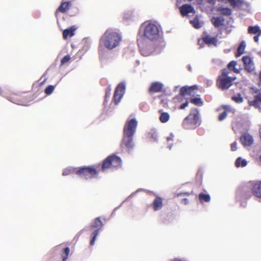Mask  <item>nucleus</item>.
I'll use <instances>...</instances> for the list:
<instances>
[{
	"instance_id": "1",
	"label": "nucleus",
	"mask_w": 261,
	"mask_h": 261,
	"mask_svg": "<svg viewBox=\"0 0 261 261\" xmlns=\"http://www.w3.org/2000/svg\"><path fill=\"white\" fill-rule=\"evenodd\" d=\"M138 121L136 118L127 119L124 126L122 139L120 143L122 152L131 154L135 148L134 136L136 133Z\"/></svg>"
},
{
	"instance_id": "2",
	"label": "nucleus",
	"mask_w": 261,
	"mask_h": 261,
	"mask_svg": "<svg viewBox=\"0 0 261 261\" xmlns=\"http://www.w3.org/2000/svg\"><path fill=\"white\" fill-rule=\"evenodd\" d=\"M252 194L256 200L261 202V181L252 185V188L249 184L240 186L236 191V200L240 202V205L245 207L246 200L249 199Z\"/></svg>"
},
{
	"instance_id": "3",
	"label": "nucleus",
	"mask_w": 261,
	"mask_h": 261,
	"mask_svg": "<svg viewBox=\"0 0 261 261\" xmlns=\"http://www.w3.org/2000/svg\"><path fill=\"white\" fill-rule=\"evenodd\" d=\"M122 37L120 33L112 29L107 30L100 37L99 43V54H103L105 49L112 50L120 44Z\"/></svg>"
},
{
	"instance_id": "4",
	"label": "nucleus",
	"mask_w": 261,
	"mask_h": 261,
	"mask_svg": "<svg viewBox=\"0 0 261 261\" xmlns=\"http://www.w3.org/2000/svg\"><path fill=\"white\" fill-rule=\"evenodd\" d=\"M137 39L148 41H164L161 38V30L158 26L150 22L143 23L139 30Z\"/></svg>"
},
{
	"instance_id": "5",
	"label": "nucleus",
	"mask_w": 261,
	"mask_h": 261,
	"mask_svg": "<svg viewBox=\"0 0 261 261\" xmlns=\"http://www.w3.org/2000/svg\"><path fill=\"white\" fill-rule=\"evenodd\" d=\"M141 54L144 57L160 54L165 46L164 41L152 42L146 40L137 39Z\"/></svg>"
},
{
	"instance_id": "6",
	"label": "nucleus",
	"mask_w": 261,
	"mask_h": 261,
	"mask_svg": "<svg viewBox=\"0 0 261 261\" xmlns=\"http://www.w3.org/2000/svg\"><path fill=\"white\" fill-rule=\"evenodd\" d=\"M73 173L81 177H84L86 179L97 178L98 176V171L95 168L91 166H84L79 168L68 167L63 170L62 175L67 176Z\"/></svg>"
},
{
	"instance_id": "7",
	"label": "nucleus",
	"mask_w": 261,
	"mask_h": 261,
	"mask_svg": "<svg viewBox=\"0 0 261 261\" xmlns=\"http://www.w3.org/2000/svg\"><path fill=\"white\" fill-rule=\"evenodd\" d=\"M189 124L197 127L200 124L199 112L197 109H195L184 120L183 126L186 129H189Z\"/></svg>"
},
{
	"instance_id": "8",
	"label": "nucleus",
	"mask_w": 261,
	"mask_h": 261,
	"mask_svg": "<svg viewBox=\"0 0 261 261\" xmlns=\"http://www.w3.org/2000/svg\"><path fill=\"white\" fill-rule=\"evenodd\" d=\"M125 90L126 85L125 82H120L116 87L113 97V100L116 105L120 102L125 93Z\"/></svg>"
},
{
	"instance_id": "9",
	"label": "nucleus",
	"mask_w": 261,
	"mask_h": 261,
	"mask_svg": "<svg viewBox=\"0 0 261 261\" xmlns=\"http://www.w3.org/2000/svg\"><path fill=\"white\" fill-rule=\"evenodd\" d=\"M234 77H218L216 85L218 88L222 90H225L230 88L232 85Z\"/></svg>"
},
{
	"instance_id": "10",
	"label": "nucleus",
	"mask_w": 261,
	"mask_h": 261,
	"mask_svg": "<svg viewBox=\"0 0 261 261\" xmlns=\"http://www.w3.org/2000/svg\"><path fill=\"white\" fill-rule=\"evenodd\" d=\"M244 69L248 73H251L255 69L253 59L248 56H244L242 58Z\"/></svg>"
},
{
	"instance_id": "11",
	"label": "nucleus",
	"mask_w": 261,
	"mask_h": 261,
	"mask_svg": "<svg viewBox=\"0 0 261 261\" xmlns=\"http://www.w3.org/2000/svg\"><path fill=\"white\" fill-rule=\"evenodd\" d=\"M177 6L178 7L180 14L182 17H190L189 15L190 13L195 14L196 13L194 8L191 4H185L180 7H178L177 5Z\"/></svg>"
},
{
	"instance_id": "12",
	"label": "nucleus",
	"mask_w": 261,
	"mask_h": 261,
	"mask_svg": "<svg viewBox=\"0 0 261 261\" xmlns=\"http://www.w3.org/2000/svg\"><path fill=\"white\" fill-rule=\"evenodd\" d=\"M193 18L190 20V23L196 29L201 28L204 24L203 21L201 20V15L193 14Z\"/></svg>"
},
{
	"instance_id": "13",
	"label": "nucleus",
	"mask_w": 261,
	"mask_h": 261,
	"mask_svg": "<svg viewBox=\"0 0 261 261\" xmlns=\"http://www.w3.org/2000/svg\"><path fill=\"white\" fill-rule=\"evenodd\" d=\"M240 141L244 147L250 146L253 143V137L248 134H243L240 137Z\"/></svg>"
},
{
	"instance_id": "14",
	"label": "nucleus",
	"mask_w": 261,
	"mask_h": 261,
	"mask_svg": "<svg viewBox=\"0 0 261 261\" xmlns=\"http://www.w3.org/2000/svg\"><path fill=\"white\" fill-rule=\"evenodd\" d=\"M72 4L70 1H62L60 6L58 7L57 11H56L55 14L57 16L58 14V11L65 13H66L67 11L69 9L70 7L71 6Z\"/></svg>"
},
{
	"instance_id": "15",
	"label": "nucleus",
	"mask_w": 261,
	"mask_h": 261,
	"mask_svg": "<svg viewBox=\"0 0 261 261\" xmlns=\"http://www.w3.org/2000/svg\"><path fill=\"white\" fill-rule=\"evenodd\" d=\"M202 40L204 43L207 44L208 46L213 45L215 47L218 45V40L217 37L211 36L208 35H205L202 37Z\"/></svg>"
},
{
	"instance_id": "16",
	"label": "nucleus",
	"mask_w": 261,
	"mask_h": 261,
	"mask_svg": "<svg viewBox=\"0 0 261 261\" xmlns=\"http://www.w3.org/2000/svg\"><path fill=\"white\" fill-rule=\"evenodd\" d=\"M211 22L216 28H219L225 24V18L222 16H213Z\"/></svg>"
},
{
	"instance_id": "17",
	"label": "nucleus",
	"mask_w": 261,
	"mask_h": 261,
	"mask_svg": "<svg viewBox=\"0 0 261 261\" xmlns=\"http://www.w3.org/2000/svg\"><path fill=\"white\" fill-rule=\"evenodd\" d=\"M163 84L159 82L152 83L149 88V91L152 92H161L163 89Z\"/></svg>"
},
{
	"instance_id": "18",
	"label": "nucleus",
	"mask_w": 261,
	"mask_h": 261,
	"mask_svg": "<svg viewBox=\"0 0 261 261\" xmlns=\"http://www.w3.org/2000/svg\"><path fill=\"white\" fill-rule=\"evenodd\" d=\"M196 85H194L193 86H185L180 88V94L182 96H185L187 94L191 95L192 92L195 89V87H196Z\"/></svg>"
},
{
	"instance_id": "19",
	"label": "nucleus",
	"mask_w": 261,
	"mask_h": 261,
	"mask_svg": "<svg viewBox=\"0 0 261 261\" xmlns=\"http://www.w3.org/2000/svg\"><path fill=\"white\" fill-rule=\"evenodd\" d=\"M261 103V93H259L254 96V99L249 101V104L251 106H253L256 109L259 108V103Z\"/></svg>"
},
{
	"instance_id": "20",
	"label": "nucleus",
	"mask_w": 261,
	"mask_h": 261,
	"mask_svg": "<svg viewBox=\"0 0 261 261\" xmlns=\"http://www.w3.org/2000/svg\"><path fill=\"white\" fill-rule=\"evenodd\" d=\"M216 10L220 14L224 16H230L232 14V10L230 8L228 7H224L220 6L217 8Z\"/></svg>"
},
{
	"instance_id": "21",
	"label": "nucleus",
	"mask_w": 261,
	"mask_h": 261,
	"mask_svg": "<svg viewBox=\"0 0 261 261\" xmlns=\"http://www.w3.org/2000/svg\"><path fill=\"white\" fill-rule=\"evenodd\" d=\"M103 226V224L101 220H100V217H97L95 218L91 223L90 227L92 228H101V230H102V227Z\"/></svg>"
},
{
	"instance_id": "22",
	"label": "nucleus",
	"mask_w": 261,
	"mask_h": 261,
	"mask_svg": "<svg viewBox=\"0 0 261 261\" xmlns=\"http://www.w3.org/2000/svg\"><path fill=\"white\" fill-rule=\"evenodd\" d=\"M152 206L155 211L160 210L163 206V201L162 198L158 196L155 198L153 201Z\"/></svg>"
},
{
	"instance_id": "23",
	"label": "nucleus",
	"mask_w": 261,
	"mask_h": 261,
	"mask_svg": "<svg viewBox=\"0 0 261 261\" xmlns=\"http://www.w3.org/2000/svg\"><path fill=\"white\" fill-rule=\"evenodd\" d=\"M248 33L250 34L261 35V29L257 25H250L248 28Z\"/></svg>"
},
{
	"instance_id": "24",
	"label": "nucleus",
	"mask_w": 261,
	"mask_h": 261,
	"mask_svg": "<svg viewBox=\"0 0 261 261\" xmlns=\"http://www.w3.org/2000/svg\"><path fill=\"white\" fill-rule=\"evenodd\" d=\"M246 47V42L245 41H242L239 44L237 52L236 53V56L237 57H240L242 55H243L244 53V50Z\"/></svg>"
},
{
	"instance_id": "25",
	"label": "nucleus",
	"mask_w": 261,
	"mask_h": 261,
	"mask_svg": "<svg viewBox=\"0 0 261 261\" xmlns=\"http://www.w3.org/2000/svg\"><path fill=\"white\" fill-rule=\"evenodd\" d=\"M75 29L73 27H70L64 30L63 32V37L64 39H66L68 37H72L74 35Z\"/></svg>"
},
{
	"instance_id": "26",
	"label": "nucleus",
	"mask_w": 261,
	"mask_h": 261,
	"mask_svg": "<svg viewBox=\"0 0 261 261\" xmlns=\"http://www.w3.org/2000/svg\"><path fill=\"white\" fill-rule=\"evenodd\" d=\"M110 156H112V158L111 159V160L112 161V166L115 167H117L121 165L122 160L120 157L115 154H112Z\"/></svg>"
},
{
	"instance_id": "27",
	"label": "nucleus",
	"mask_w": 261,
	"mask_h": 261,
	"mask_svg": "<svg viewBox=\"0 0 261 261\" xmlns=\"http://www.w3.org/2000/svg\"><path fill=\"white\" fill-rule=\"evenodd\" d=\"M247 165V161L244 159L242 158L241 157H238L235 162V166L239 167H244L246 166Z\"/></svg>"
},
{
	"instance_id": "28",
	"label": "nucleus",
	"mask_w": 261,
	"mask_h": 261,
	"mask_svg": "<svg viewBox=\"0 0 261 261\" xmlns=\"http://www.w3.org/2000/svg\"><path fill=\"white\" fill-rule=\"evenodd\" d=\"M101 231V228H97L96 229H95L93 232L91 233V239L90 240V245L93 246L95 242V241L96 240V238L99 233V232Z\"/></svg>"
},
{
	"instance_id": "29",
	"label": "nucleus",
	"mask_w": 261,
	"mask_h": 261,
	"mask_svg": "<svg viewBox=\"0 0 261 261\" xmlns=\"http://www.w3.org/2000/svg\"><path fill=\"white\" fill-rule=\"evenodd\" d=\"M198 198L200 202L201 203H203L204 202H208L211 200V196L210 194H205L202 192L199 194Z\"/></svg>"
},
{
	"instance_id": "30",
	"label": "nucleus",
	"mask_w": 261,
	"mask_h": 261,
	"mask_svg": "<svg viewBox=\"0 0 261 261\" xmlns=\"http://www.w3.org/2000/svg\"><path fill=\"white\" fill-rule=\"evenodd\" d=\"M198 97H191L190 101L196 106H202L203 105V101L199 97L200 95H198Z\"/></svg>"
},
{
	"instance_id": "31",
	"label": "nucleus",
	"mask_w": 261,
	"mask_h": 261,
	"mask_svg": "<svg viewBox=\"0 0 261 261\" xmlns=\"http://www.w3.org/2000/svg\"><path fill=\"white\" fill-rule=\"evenodd\" d=\"M112 156H108L104 161L102 165V168L103 170L105 169H108L112 165V160L111 159Z\"/></svg>"
},
{
	"instance_id": "32",
	"label": "nucleus",
	"mask_w": 261,
	"mask_h": 261,
	"mask_svg": "<svg viewBox=\"0 0 261 261\" xmlns=\"http://www.w3.org/2000/svg\"><path fill=\"white\" fill-rule=\"evenodd\" d=\"M240 10H243L249 13L251 10V5L250 3L246 2L245 0H243Z\"/></svg>"
},
{
	"instance_id": "33",
	"label": "nucleus",
	"mask_w": 261,
	"mask_h": 261,
	"mask_svg": "<svg viewBox=\"0 0 261 261\" xmlns=\"http://www.w3.org/2000/svg\"><path fill=\"white\" fill-rule=\"evenodd\" d=\"M149 139H152L154 142H158V134L155 129H152L148 133Z\"/></svg>"
},
{
	"instance_id": "34",
	"label": "nucleus",
	"mask_w": 261,
	"mask_h": 261,
	"mask_svg": "<svg viewBox=\"0 0 261 261\" xmlns=\"http://www.w3.org/2000/svg\"><path fill=\"white\" fill-rule=\"evenodd\" d=\"M170 118V115L167 112H162L160 116V120L162 123L167 122Z\"/></svg>"
},
{
	"instance_id": "35",
	"label": "nucleus",
	"mask_w": 261,
	"mask_h": 261,
	"mask_svg": "<svg viewBox=\"0 0 261 261\" xmlns=\"http://www.w3.org/2000/svg\"><path fill=\"white\" fill-rule=\"evenodd\" d=\"M70 252V248L68 247H65L61 254L62 261H66Z\"/></svg>"
},
{
	"instance_id": "36",
	"label": "nucleus",
	"mask_w": 261,
	"mask_h": 261,
	"mask_svg": "<svg viewBox=\"0 0 261 261\" xmlns=\"http://www.w3.org/2000/svg\"><path fill=\"white\" fill-rule=\"evenodd\" d=\"M231 99L238 103H241L243 101V98L240 93H238L236 95L232 96Z\"/></svg>"
},
{
	"instance_id": "37",
	"label": "nucleus",
	"mask_w": 261,
	"mask_h": 261,
	"mask_svg": "<svg viewBox=\"0 0 261 261\" xmlns=\"http://www.w3.org/2000/svg\"><path fill=\"white\" fill-rule=\"evenodd\" d=\"M174 137V135L172 133H171L170 134V136L167 137L168 148L170 150H171L172 146H173V144L171 142L173 141Z\"/></svg>"
},
{
	"instance_id": "38",
	"label": "nucleus",
	"mask_w": 261,
	"mask_h": 261,
	"mask_svg": "<svg viewBox=\"0 0 261 261\" xmlns=\"http://www.w3.org/2000/svg\"><path fill=\"white\" fill-rule=\"evenodd\" d=\"M243 1V0H235L232 3H231L230 6L233 8H238L240 10Z\"/></svg>"
},
{
	"instance_id": "39",
	"label": "nucleus",
	"mask_w": 261,
	"mask_h": 261,
	"mask_svg": "<svg viewBox=\"0 0 261 261\" xmlns=\"http://www.w3.org/2000/svg\"><path fill=\"white\" fill-rule=\"evenodd\" d=\"M54 90L55 86L52 85H50L45 88V89H44V93L47 95H49L54 92Z\"/></svg>"
},
{
	"instance_id": "40",
	"label": "nucleus",
	"mask_w": 261,
	"mask_h": 261,
	"mask_svg": "<svg viewBox=\"0 0 261 261\" xmlns=\"http://www.w3.org/2000/svg\"><path fill=\"white\" fill-rule=\"evenodd\" d=\"M111 88L110 87V86H109L106 90V95L104 103L107 102L108 101L109 99L110 98L111 95Z\"/></svg>"
},
{
	"instance_id": "41",
	"label": "nucleus",
	"mask_w": 261,
	"mask_h": 261,
	"mask_svg": "<svg viewBox=\"0 0 261 261\" xmlns=\"http://www.w3.org/2000/svg\"><path fill=\"white\" fill-rule=\"evenodd\" d=\"M229 72L227 69L224 68L222 70L221 74L218 77H232L228 75Z\"/></svg>"
},
{
	"instance_id": "42",
	"label": "nucleus",
	"mask_w": 261,
	"mask_h": 261,
	"mask_svg": "<svg viewBox=\"0 0 261 261\" xmlns=\"http://www.w3.org/2000/svg\"><path fill=\"white\" fill-rule=\"evenodd\" d=\"M237 64V61H231L227 65V68L229 70H232L234 68Z\"/></svg>"
},
{
	"instance_id": "43",
	"label": "nucleus",
	"mask_w": 261,
	"mask_h": 261,
	"mask_svg": "<svg viewBox=\"0 0 261 261\" xmlns=\"http://www.w3.org/2000/svg\"><path fill=\"white\" fill-rule=\"evenodd\" d=\"M70 59L69 55L65 56L61 60V65H63L67 63Z\"/></svg>"
},
{
	"instance_id": "44",
	"label": "nucleus",
	"mask_w": 261,
	"mask_h": 261,
	"mask_svg": "<svg viewBox=\"0 0 261 261\" xmlns=\"http://www.w3.org/2000/svg\"><path fill=\"white\" fill-rule=\"evenodd\" d=\"M227 116V112L224 111L222 113H220L218 116V119L220 121H223Z\"/></svg>"
},
{
	"instance_id": "45",
	"label": "nucleus",
	"mask_w": 261,
	"mask_h": 261,
	"mask_svg": "<svg viewBox=\"0 0 261 261\" xmlns=\"http://www.w3.org/2000/svg\"><path fill=\"white\" fill-rule=\"evenodd\" d=\"M230 21V20H229L227 22V24L229 25V26H226L225 28L226 33L227 34H229L231 32L232 30H231V28L234 27V26H233L231 24H229Z\"/></svg>"
},
{
	"instance_id": "46",
	"label": "nucleus",
	"mask_w": 261,
	"mask_h": 261,
	"mask_svg": "<svg viewBox=\"0 0 261 261\" xmlns=\"http://www.w3.org/2000/svg\"><path fill=\"white\" fill-rule=\"evenodd\" d=\"M145 190L144 189H142V188H140V189H138L137 190H136L135 192H133L126 199L127 200L128 198H130V197H133L134 196H135L136 194H137L138 193H139L141 191H145Z\"/></svg>"
},
{
	"instance_id": "47",
	"label": "nucleus",
	"mask_w": 261,
	"mask_h": 261,
	"mask_svg": "<svg viewBox=\"0 0 261 261\" xmlns=\"http://www.w3.org/2000/svg\"><path fill=\"white\" fill-rule=\"evenodd\" d=\"M132 13V11H128L127 12H125L124 14V18L126 19H129L131 18V15Z\"/></svg>"
},
{
	"instance_id": "48",
	"label": "nucleus",
	"mask_w": 261,
	"mask_h": 261,
	"mask_svg": "<svg viewBox=\"0 0 261 261\" xmlns=\"http://www.w3.org/2000/svg\"><path fill=\"white\" fill-rule=\"evenodd\" d=\"M237 149V142L236 141L233 142L231 144V150L232 151H234Z\"/></svg>"
},
{
	"instance_id": "49",
	"label": "nucleus",
	"mask_w": 261,
	"mask_h": 261,
	"mask_svg": "<svg viewBox=\"0 0 261 261\" xmlns=\"http://www.w3.org/2000/svg\"><path fill=\"white\" fill-rule=\"evenodd\" d=\"M189 105V101L188 100L186 101L185 102H183L181 104V105L179 107V109L181 110L185 109Z\"/></svg>"
},
{
	"instance_id": "50",
	"label": "nucleus",
	"mask_w": 261,
	"mask_h": 261,
	"mask_svg": "<svg viewBox=\"0 0 261 261\" xmlns=\"http://www.w3.org/2000/svg\"><path fill=\"white\" fill-rule=\"evenodd\" d=\"M221 107L226 112V111H230L231 110V107L229 105H222Z\"/></svg>"
},
{
	"instance_id": "51",
	"label": "nucleus",
	"mask_w": 261,
	"mask_h": 261,
	"mask_svg": "<svg viewBox=\"0 0 261 261\" xmlns=\"http://www.w3.org/2000/svg\"><path fill=\"white\" fill-rule=\"evenodd\" d=\"M259 36L260 35H258L256 34V35L254 36L253 39H254V41L255 42H257L258 41V40H259Z\"/></svg>"
},
{
	"instance_id": "52",
	"label": "nucleus",
	"mask_w": 261,
	"mask_h": 261,
	"mask_svg": "<svg viewBox=\"0 0 261 261\" xmlns=\"http://www.w3.org/2000/svg\"><path fill=\"white\" fill-rule=\"evenodd\" d=\"M207 2L212 5H214L216 3V0H207Z\"/></svg>"
},
{
	"instance_id": "53",
	"label": "nucleus",
	"mask_w": 261,
	"mask_h": 261,
	"mask_svg": "<svg viewBox=\"0 0 261 261\" xmlns=\"http://www.w3.org/2000/svg\"><path fill=\"white\" fill-rule=\"evenodd\" d=\"M190 195V193L188 192H185V193H180L177 194L178 196H181L182 195H187L189 196Z\"/></svg>"
},
{
	"instance_id": "54",
	"label": "nucleus",
	"mask_w": 261,
	"mask_h": 261,
	"mask_svg": "<svg viewBox=\"0 0 261 261\" xmlns=\"http://www.w3.org/2000/svg\"><path fill=\"white\" fill-rule=\"evenodd\" d=\"M253 90H254V92L256 93V94H258L259 93H260L259 92V90L257 88H255V87H253L252 88Z\"/></svg>"
},
{
	"instance_id": "55",
	"label": "nucleus",
	"mask_w": 261,
	"mask_h": 261,
	"mask_svg": "<svg viewBox=\"0 0 261 261\" xmlns=\"http://www.w3.org/2000/svg\"><path fill=\"white\" fill-rule=\"evenodd\" d=\"M119 208V207H116L113 211L112 213V214H111V216H114L115 215V213H116V211Z\"/></svg>"
},
{
	"instance_id": "56",
	"label": "nucleus",
	"mask_w": 261,
	"mask_h": 261,
	"mask_svg": "<svg viewBox=\"0 0 261 261\" xmlns=\"http://www.w3.org/2000/svg\"><path fill=\"white\" fill-rule=\"evenodd\" d=\"M232 71L236 73H239L240 72V69H239L236 67L232 69Z\"/></svg>"
},
{
	"instance_id": "57",
	"label": "nucleus",
	"mask_w": 261,
	"mask_h": 261,
	"mask_svg": "<svg viewBox=\"0 0 261 261\" xmlns=\"http://www.w3.org/2000/svg\"><path fill=\"white\" fill-rule=\"evenodd\" d=\"M183 200L184 201L185 204H187L189 203V200L187 198H184Z\"/></svg>"
},
{
	"instance_id": "58",
	"label": "nucleus",
	"mask_w": 261,
	"mask_h": 261,
	"mask_svg": "<svg viewBox=\"0 0 261 261\" xmlns=\"http://www.w3.org/2000/svg\"><path fill=\"white\" fill-rule=\"evenodd\" d=\"M0 96H4V91L0 87Z\"/></svg>"
},
{
	"instance_id": "59",
	"label": "nucleus",
	"mask_w": 261,
	"mask_h": 261,
	"mask_svg": "<svg viewBox=\"0 0 261 261\" xmlns=\"http://www.w3.org/2000/svg\"><path fill=\"white\" fill-rule=\"evenodd\" d=\"M188 70L190 71H192V68L191 67V66L190 65H189L188 66Z\"/></svg>"
},
{
	"instance_id": "60",
	"label": "nucleus",
	"mask_w": 261,
	"mask_h": 261,
	"mask_svg": "<svg viewBox=\"0 0 261 261\" xmlns=\"http://www.w3.org/2000/svg\"><path fill=\"white\" fill-rule=\"evenodd\" d=\"M77 13H78V9H76V12H75L74 14H70V16H74V15H75Z\"/></svg>"
},
{
	"instance_id": "61",
	"label": "nucleus",
	"mask_w": 261,
	"mask_h": 261,
	"mask_svg": "<svg viewBox=\"0 0 261 261\" xmlns=\"http://www.w3.org/2000/svg\"><path fill=\"white\" fill-rule=\"evenodd\" d=\"M235 0H226V1L230 4V5H231V3H232Z\"/></svg>"
},
{
	"instance_id": "62",
	"label": "nucleus",
	"mask_w": 261,
	"mask_h": 261,
	"mask_svg": "<svg viewBox=\"0 0 261 261\" xmlns=\"http://www.w3.org/2000/svg\"><path fill=\"white\" fill-rule=\"evenodd\" d=\"M127 200V199H125V200H124L118 207H119V208H120V207L122 205L123 203L126 201Z\"/></svg>"
},
{
	"instance_id": "63",
	"label": "nucleus",
	"mask_w": 261,
	"mask_h": 261,
	"mask_svg": "<svg viewBox=\"0 0 261 261\" xmlns=\"http://www.w3.org/2000/svg\"><path fill=\"white\" fill-rule=\"evenodd\" d=\"M259 80L261 81V71L260 72V73L259 74Z\"/></svg>"
},
{
	"instance_id": "64",
	"label": "nucleus",
	"mask_w": 261,
	"mask_h": 261,
	"mask_svg": "<svg viewBox=\"0 0 261 261\" xmlns=\"http://www.w3.org/2000/svg\"><path fill=\"white\" fill-rule=\"evenodd\" d=\"M173 261H181L180 259H177V258H175Z\"/></svg>"
}]
</instances>
